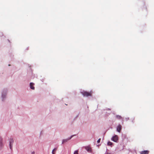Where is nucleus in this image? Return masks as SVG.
<instances>
[{
    "label": "nucleus",
    "instance_id": "obj_1",
    "mask_svg": "<svg viewBox=\"0 0 154 154\" xmlns=\"http://www.w3.org/2000/svg\"><path fill=\"white\" fill-rule=\"evenodd\" d=\"M82 93L84 96L88 97L91 96L92 92L91 91L90 92H88L87 91H84L82 92Z\"/></svg>",
    "mask_w": 154,
    "mask_h": 154
},
{
    "label": "nucleus",
    "instance_id": "obj_2",
    "mask_svg": "<svg viewBox=\"0 0 154 154\" xmlns=\"http://www.w3.org/2000/svg\"><path fill=\"white\" fill-rule=\"evenodd\" d=\"M112 140L115 142H117L118 140V137L117 135H116L113 137L112 138Z\"/></svg>",
    "mask_w": 154,
    "mask_h": 154
},
{
    "label": "nucleus",
    "instance_id": "obj_3",
    "mask_svg": "<svg viewBox=\"0 0 154 154\" xmlns=\"http://www.w3.org/2000/svg\"><path fill=\"white\" fill-rule=\"evenodd\" d=\"M14 142V140H13V139H11L10 140V147L11 149H12V144Z\"/></svg>",
    "mask_w": 154,
    "mask_h": 154
},
{
    "label": "nucleus",
    "instance_id": "obj_4",
    "mask_svg": "<svg viewBox=\"0 0 154 154\" xmlns=\"http://www.w3.org/2000/svg\"><path fill=\"white\" fill-rule=\"evenodd\" d=\"M122 129V126L120 125H119L117 127V131L120 132Z\"/></svg>",
    "mask_w": 154,
    "mask_h": 154
},
{
    "label": "nucleus",
    "instance_id": "obj_5",
    "mask_svg": "<svg viewBox=\"0 0 154 154\" xmlns=\"http://www.w3.org/2000/svg\"><path fill=\"white\" fill-rule=\"evenodd\" d=\"M149 151L148 150H144L140 152V154H148Z\"/></svg>",
    "mask_w": 154,
    "mask_h": 154
},
{
    "label": "nucleus",
    "instance_id": "obj_6",
    "mask_svg": "<svg viewBox=\"0 0 154 154\" xmlns=\"http://www.w3.org/2000/svg\"><path fill=\"white\" fill-rule=\"evenodd\" d=\"M34 83L31 82L30 83V88L32 90H34L35 89V87L34 86Z\"/></svg>",
    "mask_w": 154,
    "mask_h": 154
},
{
    "label": "nucleus",
    "instance_id": "obj_7",
    "mask_svg": "<svg viewBox=\"0 0 154 154\" xmlns=\"http://www.w3.org/2000/svg\"><path fill=\"white\" fill-rule=\"evenodd\" d=\"M85 149L89 152H91V148L89 146H86L85 147Z\"/></svg>",
    "mask_w": 154,
    "mask_h": 154
},
{
    "label": "nucleus",
    "instance_id": "obj_8",
    "mask_svg": "<svg viewBox=\"0 0 154 154\" xmlns=\"http://www.w3.org/2000/svg\"><path fill=\"white\" fill-rule=\"evenodd\" d=\"M3 146V144L2 143V139L0 137V149Z\"/></svg>",
    "mask_w": 154,
    "mask_h": 154
},
{
    "label": "nucleus",
    "instance_id": "obj_9",
    "mask_svg": "<svg viewBox=\"0 0 154 154\" xmlns=\"http://www.w3.org/2000/svg\"><path fill=\"white\" fill-rule=\"evenodd\" d=\"M73 136V135H72V136H71V137L70 138H69V139H64V140H63L62 141V143H64L66 142L68 140H70L72 138V137Z\"/></svg>",
    "mask_w": 154,
    "mask_h": 154
},
{
    "label": "nucleus",
    "instance_id": "obj_10",
    "mask_svg": "<svg viewBox=\"0 0 154 154\" xmlns=\"http://www.w3.org/2000/svg\"><path fill=\"white\" fill-rule=\"evenodd\" d=\"M116 117L118 119H120L122 118V117L120 116H119V115H116Z\"/></svg>",
    "mask_w": 154,
    "mask_h": 154
},
{
    "label": "nucleus",
    "instance_id": "obj_11",
    "mask_svg": "<svg viewBox=\"0 0 154 154\" xmlns=\"http://www.w3.org/2000/svg\"><path fill=\"white\" fill-rule=\"evenodd\" d=\"M112 143L111 142H110V141L108 142L107 143V145L108 146H111L112 145Z\"/></svg>",
    "mask_w": 154,
    "mask_h": 154
},
{
    "label": "nucleus",
    "instance_id": "obj_12",
    "mask_svg": "<svg viewBox=\"0 0 154 154\" xmlns=\"http://www.w3.org/2000/svg\"><path fill=\"white\" fill-rule=\"evenodd\" d=\"M57 149V148H54L53 150H52V154H55V153L54 152V151H56V150Z\"/></svg>",
    "mask_w": 154,
    "mask_h": 154
},
{
    "label": "nucleus",
    "instance_id": "obj_13",
    "mask_svg": "<svg viewBox=\"0 0 154 154\" xmlns=\"http://www.w3.org/2000/svg\"><path fill=\"white\" fill-rule=\"evenodd\" d=\"M78 150H76L74 152V154H78Z\"/></svg>",
    "mask_w": 154,
    "mask_h": 154
},
{
    "label": "nucleus",
    "instance_id": "obj_14",
    "mask_svg": "<svg viewBox=\"0 0 154 154\" xmlns=\"http://www.w3.org/2000/svg\"><path fill=\"white\" fill-rule=\"evenodd\" d=\"M101 139L99 138L97 141V143H99Z\"/></svg>",
    "mask_w": 154,
    "mask_h": 154
},
{
    "label": "nucleus",
    "instance_id": "obj_15",
    "mask_svg": "<svg viewBox=\"0 0 154 154\" xmlns=\"http://www.w3.org/2000/svg\"><path fill=\"white\" fill-rule=\"evenodd\" d=\"M32 154H35V152H32Z\"/></svg>",
    "mask_w": 154,
    "mask_h": 154
},
{
    "label": "nucleus",
    "instance_id": "obj_16",
    "mask_svg": "<svg viewBox=\"0 0 154 154\" xmlns=\"http://www.w3.org/2000/svg\"><path fill=\"white\" fill-rule=\"evenodd\" d=\"M106 154H111L107 152V153H106Z\"/></svg>",
    "mask_w": 154,
    "mask_h": 154
},
{
    "label": "nucleus",
    "instance_id": "obj_17",
    "mask_svg": "<svg viewBox=\"0 0 154 154\" xmlns=\"http://www.w3.org/2000/svg\"><path fill=\"white\" fill-rule=\"evenodd\" d=\"M2 97H4V95H2Z\"/></svg>",
    "mask_w": 154,
    "mask_h": 154
}]
</instances>
